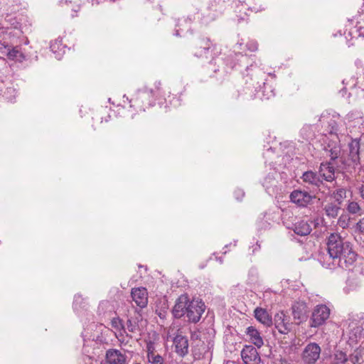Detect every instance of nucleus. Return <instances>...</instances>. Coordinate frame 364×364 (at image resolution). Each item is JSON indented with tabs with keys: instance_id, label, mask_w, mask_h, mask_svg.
<instances>
[{
	"instance_id": "24",
	"label": "nucleus",
	"mask_w": 364,
	"mask_h": 364,
	"mask_svg": "<svg viewBox=\"0 0 364 364\" xmlns=\"http://www.w3.org/2000/svg\"><path fill=\"white\" fill-rule=\"evenodd\" d=\"M340 210V205L333 203H328L324 207L326 215L333 218L338 216Z\"/></svg>"
},
{
	"instance_id": "2",
	"label": "nucleus",
	"mask_w": 364,
	"mask_h": 364,
	"mask_svg": "<svg viewBox=\"0 0 364 364\" xmlns=\"http://www.w3.org/2000/svg\"><path fill=\"white\" fill-rule=\"evenodd\" d=\"M363 361V348H357L350 355L336 350L331 358V364H360Z\"/></svg>"
},
{
	"instance_id": "29",
	"label": "nucleus",
	"mask_w": 364,
	"mask_h": 364,
	"mask_svg": "<svg viewBox=\"0 0 364 364\" xmlns=\"http://www.w3.org/2000/svg\"><path fill=\"white\" fill-rule=\"evenodd\" d=\"M146 358L150 360L151 356L156 355L155 343L151 341H146Z\"/></svg>"
},
{
	"instance_id": "12",
	"label": "nucleus",
	"mask_w": 364,
	"mask_h": 364,
	"mask_svg": "<svg viewBox=\"0 0 364 364\" xmlns=\"http://www.w3.org/2000/svg\"><path fill=\"white\" fill-rule=\"evenodd\" d=\"M292 323L283 314H277L274 317V326L282 334H288L291 330Z\"/></svg>"
},
{
	"instance_id": "5",
	"label": "nucleus",
	"mask_w": 364,
	"mask_h": 364,
	"mask_svg": "<svg viewBox=\"0 0 364 364\" xmlns=\"http://www.w3.org/2000/svg\"><path fill=\"white\" fill-rule=\"evenodd\" d=\"M192 299L185 294H181L176 301L172 309V314L175 318H180L184 316L188 318V311L191 308Z\"/></svg>"
},
{
	"instance_id": "39",
	"label": "nucleus",
	"mask_w": 364,
	"mask_h": 364,
	"mask_svg": "<svg viewBox=\"0 0 364 364\" xmlns=\"http://www.w3.org/2000/svg\"><path fill=\"white\" fill-rule=\"evenodd\" d=\"M358 192L363 199H364V183L358 187Z\"/></svg>"
},
{
	"instance_id": "45",
	"label": "nucleus",
	"mask_w": 364,
	"mask_h": 364,
	"mask_svg": "<svg viewBox=\"0 0 364 364\" xmlns=\"http://www.w3.org/2000/svg\"><path fill=\"white\" fill-rule=\"evenodd\" d=\"M61 51H62V49H60V50H59V52H58H58L56 53V55H55V57H56L57 58H58V59H60V56H61V53H60V52H61Z\"/></svg>"
},
{
	"instance_id": "44",
	"label": "nucleus",
	"mask_w": 364,
	"mask_h": 364,
	"mask_svg": "<svg viewBox=\"0 0 364 364\" xmlns=\"http://www.w3.org/2000/svg\"><path fill=\"white\" fill-rule=\"evenodd\" d=\"M61 51H62V49H60V50H59V52H58H58L56 53V55H55V57H56L57 58H58V59H60V56H61V53H60V52H61Z\"/></svg>"
},
{
	"instance_id": "37",
	"label": "nucleus",
	"mask_w": 364,
	"mask_h": 364,
	"mask_svg": "<svg viewBox=\"0 0 364 364\" xmlns=\"http://www.w3.org/2000/svg\"><path fill=\"white\" fill-rule=\"evenodd\" d=\"M10 48H11L10 46L5 44L4 43H0V55L1 58L6 57Z\"/></svg>"
},
{
	"instance_id": "7",
	"label": "nucleus",
	"mask_w": 364,
	"mask_h": 364,
	"mask_svg": "<svg viewBox=\"0 0 364 364\" xmlns=\"http://www.w3.org/2000/svg\"><path fill=\"white\" fill-rule=\"evenodd\" d=\"M205 304L200 299H193L191 302V308L188 311V320L192 323H197L205 311Z\"/></svg>"
},
{
	"instance_id": "27",
	"label": "nucleus",
	"mask_w": 364,
	"mask_h": 364,
	"mask_svg": "<svg viewBox=\"0 0 364 364\" xmlns=\"http://www.w3.org/2000/svg\"><path fill=\"white\" fill-rule=\"evenodd\" d=\"M347 191L346 188H339L333 191L331 193V197L341 205L343 200L346 198Z\"/></svg>"
},
{
	"instance_id": "38",
	"label": "nucleus",
	"mask_w": 364,
	"mask_h": 364,
	"mask_svg": "<svg viewBox=\"0 0 364 364\" xmlns=\"http://www.w3.org/2000/svg\"><path fill=\"white\" fill-rule=\"evenodd\" d=\"M59 43L55 41V42H53L50 44V49L54 53H57V49H59Z\"/></svg>"
},
{
	"instance_id": "20",
	"label": "nucleus",
	"mask_w": 364,
	"mask_h": 364,
	"mask_svg": "<svg viewBox=\"0 0 364 364\" xmlns=\"http://www.w3.org/2000/svg\"><path fill=\"white\" fill-rule=\"evenodd\" d=\"M255 316L258 321L267 326H269L272 323L271 316L264 309L256 308L255 310Z\"/></svg>"
},
{
	"instance_id": "8",
	"label": "nucleus",
	"mask_w": 364,
	"mask_h": 364,
	"mask_svg": "<svg viewBox=\"0 0 364 364\" xmlns=\"http://www.w3.org/2000/svg\"><path fill=\"white\" fill-rule=\"evenodd\" d=\"M171 339L176 353L180 356L186 355L188 352V338L183 336L181 332H178L176 336Z\"/></svg>"
},
{
	"instance_id": "22",
	"label": "nucleus",
	"mask_w": 364,
	"mask_h": 364,
	"mask_svg": "<svg viewBox=\"0 0 364 364\" xmlns=\"http://www.w3.org/2000/svg\"><path fill=\"white\" fill-rule=\"evenodd\" d=\"M306 306L304 303H297L292 307V313L294 319L302 321L306 317Z\"/></svg>"
},
{
	"instance_id": "10",
	"label": "nucleus",
	"mask_w": 364,
	"mask_h": 364,
	"mask_svg": "<svg viewBox=\"0 0 364 364\" xmlns=\"http://www.w3.org/2000/svg\"><path fill=\"white\" fill-rule=\"evenodd\" d=\"M242 358L245 364H259L260 356L255 348L246 346L241 351Z\"/></svg>"
},
{
	"instance_id": "33",
	"label": "nucleus",
	"mask_w": 364,
	"mask_h": 364,
	"mask_svg": "<svg viewBox=\"0 0 364 364\" xmlns=\"http://www.w3.org/2000/svg\"><path fill=\"white\" fill-rule=\"evenodd\" d=\"M160 86H161V82H156L155 83V89H146V90L142 92V95H149V94H151L152 96H154L156 95V94L160 91Z\"/></svg>"
},
{
	"instance_id": "15",
	"label": "nucleus",
	"mask_w": 364,
	"mask_h": 364,
	"mask_svg": "<svg viewBox=\"0 0 364 364\" xmlns=\"http://www.w3.org/2000/svg\"><path fill=\"white\" fill-rule=\"evenodd\" d=\"M106 359L109 364H127V356L117 349L108 350Z\"/></svg>"
},
{
	"instance_id": "17",
	"label": "nucleus",
	"mask_w": 364,
	"mask_h": 364,
	"mask_svg": "<svg viewBox=\"0 0 364 364\" xmlns=\"http://www.w3.org/2000/svg\"><path fill=\"white\" fill-rule=\"evenodd\" d=\"M273 221L274 216L272 213L266 212L262 214L258 218L256 223L258 231L269 229Z\"/></svg>"
},
{
	"instance_id": "1",
	"label": "nucleus",
	"mask_w": 364,
	"mask_h": 364,
	"mask_svg": "<svg viewBox=\"0 0 364 364\" xmlns=\"http://www.w3.org/2000/svg\"><path fill=\"white\" fill-rule=\"evenodd\" d=\"M356 257L350 242L338 233H332L328 237L327 253L321 257L319 261L327 269H346L355 262Z\"/></svg>"
},
{
	"instance_id": "11",
	"label": "nucleus",
	"mask_w": 364,
	"mask_h": 364,
	"mask_svg": "<svg viewBox=\"0 0 364 364\" xmlns=\"http://www.w3.org/2000/svg\"><path fill=\"white\" fill-rule=\"evenodd\" d=\"M311 196L306 191H301L299 190L294 191L290 195L291 202L297 204L299 206H306L312 200Z\"/></svg>"
},
{
	"instance_id": "48",
	"label": "nucleus",
	"mask_w": 364,
	"mask_h": 364,
	"mask_svg": "<svg viewBox=\"0 0 364 364\" xmlns=\"http://www.w3.org/2000/svg\"><path fill=\"white\" fill-rule=\"evenodd\" d=\"M361 30H362V28H360V29L358 30L359 36H363V37L364 38V34L361 32Z\"/></svg>"
},
{
	"instance_id": "49",
	"label": "nucleus",
	"mask_w": 364,
	"mask_h": 364,
	"mask_svg": "<svg viewBox=\"0 0 364 364\" xmlns=\"http://www.w3.org/2000/svg\"><path fill=\"white\" fill-rule=\"evenodd\" d=\"M73 0H65V3L68 4V3L72 4Z\"/></svg>"
},
{
	"instance_id": "16",
	"label": "nucleus",
	"mask_w": 364,
	"mask_h": 364,
	"mask_svg": "<svg viewBox=\"0 0 364 364\" xmlns=\"http://www.w3.org/2000/svg\"><path fill=\"white\" fill-rule=\"evenodd\" d=\"M318 173L319 176L327 181H332L335 178V169L331 162L321 164Z\"/></svg>"
},
{
	"instance_id": "40",
	"label": "nucleus",
	"mask_w": 364,
	"mask_h": 364,
	"mask_svg": "<svg viewBox=\"0 0 364 364\" xmlns=\"http://www.w3.org/2000/svg\"><path fill=\"white\" fill-rule=\"evenodd\" d=\"M250 9H251V10H252V11H255V12H256V13H257V12H258V11H262V10H263V9H264V8H262V6H254V7L250 8Z\"/></svg>"
},
{
	"instance_id": "41",
	"label": "nucleus",
	"mask_w": 364,
	"mask_h": 364,
	"mask_svg": "<svg viewBox=\"0 0 364 364\" xmlns=\"http://www.w3.org/2000/svg\"><path fill=\"white\" fill-rule=\"evenodd\" d=\"M75 5L73 7H72V10L74 11L75 12H77L80 9V4H76V3H75Z\"/></svg>"
},
{
	"instance_id": "31",
	"label": "nucleus",
	"mask_w": 364,
	"mask_h": 364,
	"mask_svg": "<svg viewBox=\"0 0 364 364\" xmlns=\"http://www.w3.org/2000/svg\"><path fill=\"white\" fill-rule=\"evenodd\" d=\"M350 218L346 215H342L338 220V225L342 228H346L349 225Z\"/></svg>"
},
{
	"instance_id": "25",
	"label": "nucleus",
	"mask_w": 364,
	"mask_h": 364,
	"mask_svg": "<svg viewBox=\"0 0 364 364\" xmlns=\"http://www.w3.org/2000/svg\"><path fill=\"white\" fill-rule=\"evenodd\" d=\"M325 150L328 153V156L332 161L338 159L341 154V147L336 143L333 144H328V146L325 147Z\"/></svg>"
},
{
	"instance_id": "23",
	"label": "nucleus",
	"mask_w": 364,
	"mask_h": 364,
	"mask_svg": "<svg viewBox=\"0 0 364 364\" xmlns=\"http://www.w3.org/2000/svg\"><path fill=\"white\" fill-rule=\"evenodd\" d=\"M6 57L11 60H15L21 62L23 60H24L25 56L22 51L21 50V48L18 46L10 48L9 52L7 53Z\"/></svg>"
},
{
	"instance_id": "32",
	"label": "nucleus",
	"mask_w": 364,
	"mask_h": 364,
	"mask_svg": "<svg viewBox=\"0 0 364 364\" xmlns=\"http://www.w3.org/2000/svg\"><path fill=\"white\" fill-rule=\"evenodd\" d=\"M15 89L11 87H6L5 90L3 92V96L9 100H11L15 97Z\"/></svg>"
},
{
	"instance_id": "19",
	"label": "nucleus",
	"mask_w": 364,
	"mask_h": 364,
	"mask_svg": "<svg viewBox=\"0 0 364 364\" xmlns=\"http://www.w3.org/2000/svg\"><path fill=\"white\" fill-rule=\"evenodd\" d=\"M247 336L249 337L250 341L257 348L263 346L264 342L260 333L253 326H249L246 331Z\"/></svg>"
},
{
	"instance_id": "52",
	"label": "nucleus",
	"mask_w": 364,
	"mask_h": 364,
	"mask_svg": "<svg viewBox=\"0 0 364 364\" xmlns=\"http://www.w3.org/2000/svg\"><path fill=\"white\" fill-rule=\"evenodd\" d=\"M134 364H140V363H134Z\"/></svg>"
},
{
	"instance_id": "14",
	"label": "nucleus",
	"mask_w": 364,
	"mask_h": 364,
	"mask_svg": "<svg viewBox=\"0 0 364 364\" xmlns=\"http://www.w3.org/2000/svg\"><path fill=\"white\" fill-rule=\"evenodd\" d=\"M360 321L355 318H349L343 322V330L350 335L354 336L357 338L358 335L361 333V327L359 324Z\"/></svg>"
},
{
	"instance_id": "35",
	"label": "nucleus",
	"mask_w": 364,
	"mask_h": 364,
	"mask_svg": "<svg viewBox=\"0 0 364 364\" xmlns=\"http://www.w3.org/2000/svg\"><path fill=\"white\" fill-rule=\"evenodd\" d=\"M355 231L364 235V217L355 224Z\"/></svg>"
},
{
	"instance_id": "6",
	"label": "nucleus",
	"mask_w": 364,
	"mask_h": 364,
	"mask_svg": "<svg viewBox=\"0 0 364 364\" xmlns=\"http://www.w3.org/2000/svg\"><path fill=\"white\" fill-rule=\"evenodd\" d=\"M321 347L316 343L307 344L301 353V358L305 363L314 364L320 358Z\"/></svg>"
},
{
	"instance_id": "4",
	"label": "nucleus",
	"mask_w": 364,
	"mask_h": 364,
	"mask_svg": "<svg viewBox=\"0 0 364 364\" xmlns=\"http://www.w3.org/2000/svg\"><path fill=\"white\" fill-rule=\"evenodd\" d=\"M330 309L324 304L317 305L310 318V326L317 328L325 323L326 321L329 318Z\"/></svg>"
},
{
	"instance_id": "30",
	"label": "nucleus",
	"mask_w": 364,
	"mask_h": 364,
	"mask_svg": "<svg viewBox=\"0 0 364 364\" xmlns=\"http://www.w3.org/2000/svg\"><path fill=\"white\" fill-rule=\"evenodd\" d=\"M111 325L116 331L124 330L122 321L119 318H114L111 321Z\"/></svg>"
},
{
	"instance_id": "46",
	"label": "nucleus",
	"mask_w": 364,
	"mask_h": 364,
	"mask_svg": "<svg viewBox=\"0 0 364 364\" xmlns=\"http://www.w3.org/2000/svg\"><path fill=\"white\" fill-rule=\"evenodd\" d=\"M314 136V134H311V133L306 134V139H310V138H311V136Z\"/></svg>"
},
{
	"instance_id": "50",
	"label": "nucleus",
	"mask_w": 364,
	"mask_h": 364,
	"mask_svg": "<svg viewBox=\"0 0 364 364\" xmlns=\"http://www.w3.org/2000/svg\"><path fill=\"white\" fill-rule=\"evenodd\" d=\"M170 331H171V330H168V332L167 341H168L169 338H171V334H170V333H170Z\"/></svg>"
},
{
	"instance_id": "3",
	"label": "nucleus",
	"mask_w": 364,
	"mask_h": 364,
	"mask_svg": "<svg viewBox=\"0 0 364 364\" xmlns=\"http://www.w3.org/2000/svg\"><path fill=\"white\" fill-rule=\"evenodd\" d=\"M216 50V46L213 44L208 38H203L197 43L194 55L198 58L213 59L219 53Z\"/></svg>"
},
{
	"instance_id": "42",
	"label": "nucleus",
	"mask_w": 364,
	"mask_h": 364,
	"mask_svg": "<svg viewBox=\"0 0 364 364\" xmlns=\"http://www.w3.org/2000/svg\"><path fill=\"white\" fill-rule=\"evenodd\" d=\"M309 129H311V126H306V127H304L301 129V132L302 134H304V132H307L309 131Z\"/></svg>"
},
{
	"instance_id": "13",
	"label": "nucleus",
	"mask_w": 364,
	"mask_h": 364,
	"mask_svg": "<svg viewBox=\"0 0 364 364\" xmlns=\"http://www.w3.org/2000/svg\"><path fill=\"white\" fill-rule=\"evenodd\" d=\"M313 221L311 220H299L293 225L292 230L298 235L306 236L312 230Z\"/></svg>"
},
{
	"instance_id": "34",
	"label": "nucleus",
	"mask_w": 364,
	"mask_h": 364,
	"mask_svg": "<svg viewBox=\"0 0 364 364\" xmlns=\"http://www.w3.org/2000/svg\"><path fill=\"white\" fill-rule=\"evenodd\" d=\"M147 360L149 364H164V358L160 355L151 356Z\"/></svg>"
},
{
	"instance_id": "26",
	"label": "nucleus",
	"mask_w": 364,
	"mask_h": 364,
	"mask_svg": "<svg viewBox=\"0 0 364 364\" xmlns=\"http://www.w3.org/2000/svg\"><path fill=\"white\" fill-rule=\"evenodd\" d=\"M349 146L351 159L356 164L359 161V143L357 141H353Z\"/></svg>"
},
{
	"instance_id": "28",
	"label": "nucleus",
	"mask_w": 364,
	"mask_h": 364,
	"mask_svg": "<svg viewBox=\"0 0 364 364\" xmlns=\"http://www.w3.org/2000/svg\"><path fill=\"white\" fill-rule=\"evenodd\" d=\"M346 210L350 214H357L360 215L363 213V210L359 203L354 200H348Z\"/></svg>"
},
{
	"instance_id": "51",
	"label": "nucleus",
	"mask_w": 364,
	"mask_h": 364,
	"mask_svg": "<svg viewBox=\"0 0 364 364\" xmlns=\"http://www.w3.org/2000/svg\"><path fill=\"white\" fill-rule=\"evenodd\" d=\"M280 362H281V364H288L285 360H281Z\"/></svg>"
},
{
	"instance_id": "9",
	"label": "nucleus",
	"mask_w": 364,
	"mask_h": 364,
	"mask_svg": "<svg viewBox=\"0 0 364 364\" xmlns=\"http://www.w3.org/2000/svg\"><path fill=\"white\" fill-rule=\"evenodd\" d=\"M131 296L135 304L141 307L144 308L148 303V292L144 287L133 288L132 289Z\"/></svg>"
},
{
	"instance_id": "47",
	"label": "nucleus",
	"mask_w": 364,
	"mask_h": 364,
	"mask_svg": "<svg viewBox=\"0 0 364 364\" xmlns=\"http://www.w3.org/2000/svg\"><path fill=\"white\" fill-rule=\"evenodd\" d=\"M224 364H237V363L234 361L228 360V361L225 362Z\"/></svg>"
},
{
	"instance_id": "21",
	"label": "nucleus",
	"mask_w": 364,
	"mask_h": 364,
	"mask_svg": "<svg viewBox=\"0 0 364 364\" xmlns=\"http://www.w3.org/2000/svg\"><path fill=\"white\" fill-rule=\"evenodd\" d=\"M139 320H141V316L139 314H136L134 316H132L128 319L127 323V328L130 333H139Z\"/></svg>"
},
{
	"instance_id": "43",
	"label": "nucleus",
	"mask_w": 364,
	"mask_h": 364,
	"mask_svg": "<svg viewBox=\"0 0 364 364\" xmlns=\"http://www.w3.org/2000/svg\"><path fill=\"white\" fill-rule=\"evenodd\" d=\"M330 133H331V134H337V128H336V127H335L334 126H333V127H332V129L330 131Z\"/></svg>"
},
{
	"instance_id": "18",
	"label": "nucleus",
	"mask_w": 364,
	"mask_h": 364,
	"mask_svg": "<svg viewBox=\"0 0 364 364\" xmlns=\"http://www.w3.org/2000/svg\"><path fill=\"white\" fill-rule=\"evenodd\" d=\"M301 178L304 183L316 188H319L323 184L322 181L320 179V176H318L311 171L304 172Z\"/></svg>"
},
{
	"instance_id": "36",
	"label": "nucleus",
	"mask_w": 364,
	"mask_h": 364,
	"mask_svg": "<svg viewBox=\"0 0 364 364\" xmlns=\"http://www.w3.org/2000/svg\"><path fill=\"white\" fill-rule=\"evenodd\" d=\"M247 48L251 52H255L258 49V43L256 41L251 40L247 43Z\"/></svg>"
}]
</instances>
